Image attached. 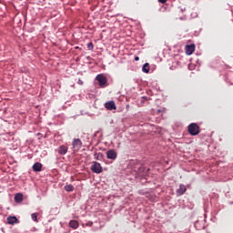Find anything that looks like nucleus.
I'll list each match as a JSON object with an SVG mask.
<instances>
[{
    "instance_id": "21",
    "label": "nucleus",
    "mask_w": 233,
    "mask_h": 233,
    "mask_svg": "<svg viewBox=\"0 0 233 233\" xmlns=\"http://www.w3.org/2000/svg\"><path fill=\"white\" fill-rule=\"evenodd\" d=\"M167 1H168V0H158V3H161L162 5H165V3H167Z\"/></svg>"
},
{
    "instance_id": "17",
    "label": "nucleus",
    "mask_w": 233,
    "mask_h": 233,
    "mask_svg": "<svg viewBox=\"0 0 233 233\" xmlns=\"http://www.w3.org/2000/svg\"><path fill=\"white\" fill-rule=\"evenodd\" d=\"M65 190L66 192H74V186H72V185H66L65 186Z\"/></svg>"
},
{
    "instance_id": "10",
    "label": "nucleus",
    "mask_w": 233,
    "mask_h": 233,
    "mask_svg": "<svg viewBox=\"0 0 233 233\" xmlns=\"http://www.w3.org/2000/svg\"><path fill=\"white\" fill-rule=\"evenodd\" d=\"M7 223L9 225H15L16 223H19V219L16 217H8Z\"/></svg>"
},
{
    "instance_id": "14",
    "label": "nucleus",
    "mask_w": 233,
    "mask_h": 233,
    "mask_svg": "<svg viewBox=\"0 0 233 233\" xmlns=\"http://www.w3.org/2000/svg\"><path fill=\"white\" fill-rule=\"evenodd\" d=\"M142 71L145 74H148L150 72V66L148 65V63H146L143 67H142Z\"/></svg>"
},
{
    "instance_id": "8",
    "label": "nucleus",
    "mask_w": 233,
    "mask_h": 233,
    "mask_svg": "<svg viewBox=\"0 0 233 233\" xmlns=\"http://www.w3.org/2000/svg\"><path fill=\"white\" fill-rule=\"evenodd\" d=\"M66 152H68V147L62 145L59 147L58 148V154H60V156H65L66 154Z\"/></svg>"
},
{
    "instance_id": "19",
    "label": "nucleus",
    "mask_w": 233,
    "mask_h": 233,
    "mask_svg": "<svg viewBox=\"0 0 233 233\" xmlns=\"http://www.w3.org/2000/svg\"><path fill=\"white\" fill-rule=\"evenodd\" d=\"M87 48H88V50H94V44H92V42L88 43Z\"/></svg>"
},
{
    "instance_id": "18",
    "label": "nucleus",
    "mask_w": 233,
    "mask_h": 233,
    "mask_svg": "<svg viewBox=\"0 0 233 233\" xmlns=\"http://www.w3.org/2000/svg\"><path fill=\"white\" fill-rule=\"evenodd\" d=\"M137 172H138V174H140L141 176H145V173H143V172H145V167H139L138 170H137Z\"/></svg>"
},
{
    "instance_id": "16",
    "label": "nucleus",
    "mask_w": 233,
    "mask_h": 233,
    "mask_svg": "<svg viewBox=\"0 0 233 233\" xmlns=\"http://www.w3.org/2000/svg\"><path fill=\"white\" fill-rule=\"evenodd\" d=\"M38 216H39V213H33L31 215V219H33V221H35V223H39V220L37 219Z\"/></svg>"
},
{
    "instance_id": "9",
    "label": "nucleus",
    "mask_w": 233,
    "mask_h": 233,
    "mask_svg": "<svg viewBox=\"0 0 233 233\" xmlns=\"http://www.w3.org/2000/svg\"><path fill=\"white\" fill-rule=\"evenodd\" d=\"M34 172H41L43 170V164L36 162L33 165Z\"/></svg>"
},
{
    "instance_id": "20",
    "label": "nucleus",
    "mask_w": 233,
    "mask_h": 233,
    "mask_svg": "<svg viewBox=\"0 0 233 233\" xmlns=\"http://www.w3.org/2000/svg\"><path fill=\"white\" fill-rule=\"evenodd\" d=\"M77 85L83 86V80H81V78L78 79Z\"/></svg>"
},
{
    "instance_id": "3",
    "label": "nucleus",
    "mask_w": 233,
    "mask_h": 233,
    "mask_svg": "<svg viewBox=\"0 0 233 233\" xmlns=\"http://www.w3.org/2000/svg\"><path fill=\"white\" fill-rule=\"evenodd\" d=\"M96 81H98L100 88H105V86H106V83H108V80H106V76H105L104 75L96 76Z\"/></svg>"
},
{
    "instance_id": "7",
    "label": "nucleus",
    "mask_w": 233,
    "mask_h": 233,
    "mask_svg": "<svg viewBox=\"0 0 233 233\" xmlns=\"http://www.w3.org/2000/svg\"><path fill=\"white\" fill-rule=\"evenodd\" d=\"M105 107L106 108V110H116L117 109V107L116 106V102H114V101L106 102L105 104Z\"/></svg>"
},
{
    "instance_id": "13",
    "label": "nucleus",
    "mask_w": 233,
    "mask_h": 233,
    "mask_svg": "<svg viewBox=\"0 0 233 233\" xmlns=\"http://www.w3.org/2000/svg\"><path fill=\"white\" fill-rule=\"evenodd\" d=\"M69 227L71 228H79V222H77V220H71L70 222H69Z\"/></svg>"
},
{
    "instance_id": "22",
    "label": "nucleus",
    "mask_w": 233,
    "mask_h": 233,
    "mask_svg": "<svg viewBox=\"0 0 233 233\" xmlns=\"http://www.w3.org/2000/svg\"><path fill=\"white\" fill-rule=\"evenodd\" d=\"M139 59V56L135 57V61H137Z\"/></svg>"
},
{
    "instance_id": "6",
    "label": "nucleus",
    "mask_w": 233,
    "mask_h": 233,
    "mask_svg": "<svg viewBox=\"0 0 233 233\" xmlns=\"http://www.w3.org/2000/svg\"><path fill=\"white\" fill-rule=\"evenodd\" d=\"M195 50H196V46L194 44L186 46L187 56H192V54H194Z\"/></svg>"
},
{
    "instance_id": "2",
    "label": "nucleus",
    "mask_w": 233,
    "mask_h": 233,
    "mask_svg": "<svg viewBox=\"0 0 233 233\" xmlns=\"http://www.w3.org/2000/svg\"><path fill=\"white\" fill-rule=\"evenodd\" d=\"M91 170L95 174H101L103 172V167H101V164L99 162L94 161L91 166Z\"/></svg>"
},
{
    "instance_id": "12",
    "label": "nucleus",
    "mask_w": 233,
    "mask_h": 233,
    "mask_svg": "<svg viewBox=\"0 0 233 233\" xmlns=\"http://www.w3.org/2000/svg\"><path fill=\"white\" fill-rule=\"evenodd\" d=\"M15 203H23V194L22 193H17L15 196Z\"/></svg>"
},
{
    "instance_id": "15",
    "label": "nucleus",
    "mask_w": 233,
    "mask_h": 233,
    "mask_svg": "<svg viewBox=\"0 0 233 233\" xmlns=\"http://www.w3.org/2000/svg\"><path fill=\"white\" fill-rule=\"evenodd\" d=\"M103 153H95L94 154V158L96 159L97 161H103Z\"/></svg>"
},
{
    "instance_id": "4",
    "label": "nucleus",
    "mask_w": 233,
    "mask_h": 233,
    "mask_svg": "<svg viewBox=\"0 0 233 233\" xmlns=\"http://www.w3.org/2000/svg\"><path fill=\"white\" fill-rule=\"evenodd\" d=\"M72 147L75 150H81V147H83V142L79 138L73 139Z\"/></svg>"
},
{
    "instance_id": "11",
    "label": "nucleus",
    "mask_w": 233,
    "mask_h": 233,
    "mask_svg": "<svg viewBox=\"0 0 233 233\" xmlns=\"http://www.w3.org/2000/svg\"><path fill=\"white\" fill-rule=\"evenodd\" d=\"M185 192H187V187H185L183 184H180L179 188L177 190V194H178V196H183Z\"/></svg>"
},
{
    "instance_id": "1",
    "label": "nucleus",
    "mask_w": 233,
    "mask_h": 233,
    "mask_svg": "<svg viewBox=\"0 0 233 233\" xmlns=\"http://www.w3.org/2000/svg\"><path fill=\"white\" fill-rule=\"evenodd\" d=\"M187 130L190 136H198L199 134V126H198L196 123H191L188 126Z\"/></svg>"
},
{
    "instance_id": "5",
    "label": "nucleus",
    "mask_w": 233,
    "mask_h": 233,
    "mask_svg": "<svg viewBox=\"0 0 233 233\" xmlns=\"http://www.w3.org/2000/svg\"><path fill=\"white\" fill-rule=\"evenodd\" d=\"M106 157L107 159H117V152H116L114 149H109L106 152Z\"/></svg>"
}]
</instances>
